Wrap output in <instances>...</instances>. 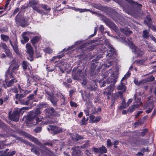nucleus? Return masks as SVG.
<instances>
[{
	"label": "nucleus",
	"mask_w": 156,
	"mask_h": 156,
	"mask_svg": "<svg viewBox=\"0 0 156 156\" xmlns=\"http://www.w3.org/2000/svg\"><path fill=\"white\" fill-rule=\"evenodd\" d=\"M15 79L13 78L11 80L8 82H6V85L7 87H10L13 85L14 83Z\"/></svg>",
	"instance_id": "obj_45"
},
{
	"label": "nucleus",
	"mask_w": 156,
	"mask_h": 156,
	"mask_svg": "<svg viewBox=\"0 0 156 156\" xmlns=\"http://www.w3.org/2000/svg\"><path fill=\"white\" fill-rule=\"evenodd\" d=\"M16 153V152L15 151H12L11 152H8L7 155V156H12L14 155Z\"/></svg>",
	"instance_id": "obj_64"
},
{
	"label": "nucleus",
	"mask_w": 156,
	"mask_h": 156,
	"mask_svg": "<svg viewBox=\"0 0 156 156\" xmlns=\"http://www.w3.org/2000/svg\"><path fill=\"white\" fill-rule=\"evenodd\" d=\"M131 48L132 49H133L135 50V54L137 55V57L141 56L143 55L144 52L143 51L139 50L137 51L136 50V47L133 44H131Z\"/></svg>",
	"instance_id": "obj_19"
},
{
	"label": "nucleus",
	"mask_w": 156,
	"mask_h": 156,
	"mask_svg": "<svg viewBox=\"0 0 156 156\" xmlns=\"http://www.w3.org/2000/svg\"><path fill=\"white\" fill-rule=\"evenodd\" d=\"M80 92L81 93L82 98L84 101L87 102V100H90V94L89 91H84L83 93V91L81 90Z\"/></svg>",
	"instance_id": "obj_11"
},
{
	"label": "nucleus",
	"mask_w": 156,
	"mask_h": 156,
	"mask_svg": "<svg viewBox=\"0 0 156 156\" xmlns=\"http://www.w3.org/2000/svg\"><path fill=\"white\" fill-rule=\"evenodd\" d=\"M117 52L115 51L114 48L111 47L109 50L108 51L107 56H108L110 57H112L114 55H116Z\"/></svg>",
	"instance_id": "obj_26"
},
{
	"label": "nucleus",
	"mask_w": 156,
	"mask_h": 156,
	"mask_svg": "<svg viewBox=\"0 0 156 156\" xmlns=\"http://www.w3.org/2000/svg\"><path fill=\"white\" fill-rule=\"evenodd\" d=\"M19 63L18 61H16L15 58H13L11 62V64L9 67H15L17 66H19Z\"/></svg>",
	"instance_id": "obj_32"
},
{
	"label": "nucleus",
	"mask_w": 156,
	"mask_h": 156,
	"mask_svg": "<svg viewBox=\"0 0 156 156\" xmlns=\"http://www.w3.org/2000/svg\"><path fill=\"white\" fill-rule=\"evenodd\" d=\"M89 141L87 140L86 143L83 145L82 146V147L83 148H85L86 147H88L90 146V144L89 143Z\"/></svg>",
	"instance_id": "obj_56"
},
{
	"label": "nucleus",
	"mask_w": 156,
	"mask_h": 156,
	"mask_svg": "<svg viewBox=\"0 0 156 156\" xmlns=\"http://www.w3.org/2000/svg\"><path fill=\"white\" fill-rule=\"evenodd\" d=\"M15 22L17 25L22 27L27 26L28 25V20L24 17L23 14L19 12L15 18Z\"/></svg>",
	"instance_id": "obj_2"
},
{
	"label": "nucleus",
	"mask_w": 156,
	"mask_h": 156,
	"mask_svg": "<svg viewBox=\"0 0 156 156\" xmlns=\"http://www.w3.org/2000/svg\"><path fill=\"white\" fill-rule=\"evenodd\" d=\"M104 22L105 24L115 31H117L118 29L116 25L112 21L110 20L108 18L104 20Z\"/></svg>",
	"instance_id": "obj_9"
},
{
	"label": "nucleus",
	"mask_w": 156,
	"mask_h": 156,
	"mask_svg": "<svg viewBox=\"0 0 156 156\" xmlns=\"http://www.w3.org/2000/svg\"><path fill=\"white\" fill-rule=\"evenodd\" d=\"M12 47L14 52L18 55H19L20 53L19 51L18 47L17 45V43L16 41L14 42L13 46H12Z\"/></svg>",
	"instance_id": "obj_24"
},
{
	"label": "nucleus",
	"mask_w": 156,
	"mask_h": 156,
	"mask_svg": "<svg viewBox=\"0 0 156 156\" xmlns=\"http://www.w3.org/2000/svg\"><path fill=\"white\" fill-rule=\"evenodd\" d=\"M70 106L72 107L76 108L77 106V104L75 102L73 101L72 100L70 101Z\"/></svg>",
	"instance_id": "obj_58"
},
{
	"label": "nucleus",
	"mask_w": 156,
	"mask_h": 156,
	"mask_svg": "<svg viewBox=\"0 0 156 156\" xmlns=\"http://www.w3.org/2000/svg\"><path fill=\"white\" fill-rule=\"evenodd\" d=\"M43 51L46 53L48 54H51L53 52L52 49L50 47H46L43 49Z\"/></svg>",
	"instance_id": "obj_33"
},
{
	"label": "nucleus",
	"mask_w": 156,
	"mask_h": 156,
	"mask_svg": "<svg viewBox=\"0 0 156 156\" xmlns=\"http://www.w3.org/2000/svg\"><path fill=\"white\" fill-rule=\"evenodd\" d=\"M41 113L39 108H37L34 112H30L27 116L26 120L27 122L33 125L37 124L41 120L38 116V115Z\"/></svg>",
	"instance_id": "obj_1"
},
{
	"label": "nucleus",
	"mask_w": 156,
	"mask_h": 156,
	"mask_svg": "<svg viewBox=\"0 0 156 156\" xmlns=\"http://www.w3.org/2000/svg\"><path fill=\"white\" fill-rule=\"evenodd\" d=\"M10 91L12 92L18 94V89L15 87L14 88L10 89Z\"/></svg>",
	"instance_id": "obj_57"
},
{
	"label": "nucleus",
	"mask_w": 156,
	"mask_h": 156,
	"mask_svg": "<svg viewBox=\"0 0 156 156\" xmlns=\"http://www.w3.org/2000/svg\"><path fill=\"white\" fill-rule=\"evenodd\" d=\"M118 77V75H115L114 73H113L111 76L107 79L106 81L104 80L103 81L102 84L101 85V87H104L105 86L106 84H108L111 83H112V84L115 85L117 82L116 79Z\"/></svg>",
	"instance_id": "obj_4"
},
{
	"label": "nucleus",
	"mask_w": 156,
	"mask_h": 156,
	"mask_svg": "<svg viewBox=\"0 0 156 156\" xmlns=\"http://www.w3.org/2000/svg\"><path fill=\"white\" fill-rule=\"evenodd\" d=\"M130 143L132 144H134L138 147L142 146H145L148 143V140L146 139L142 138L139 137H134L131 140Z\"/></svg>",
	"instance_id": "obj_3"
},
{
	"label": "nucleus",
	"mask_w": 156,
	"mask_h": 156,
	"mask_svg": "<svg viewBox=\"0 0 156 156\" xmlns=\"http://www.w3.org/2000/svg\"><path fill=\"white\" fill-rule=\"evenodd\" d=\"M26 95L25 93L23 94H16L15 95V98L16 99L19 100L24 98Z\"/></svg>",
	"instance_id": "obj_36"
},
{
	"label": "nucleus",
	"mask_w": 156,
	"mask_h": 156,
	"mask_svg": "<svg viewBox=\"0 0 156 156\" xmlns=\"http://www.w3.org/2000/svg\"><path fill=\"white\" fill-rule=\"evenodd\" d=\"M135 109V106L134 105H132V106L130 107L129 109L128 110V111H129V112L130 113H131L132 112H133Z\"/></svg>",
	"instance_id": "obj_60"
},
{
	"label": "nucleus",
	"mask_w": 156,
	"mask_h": 156,
	"mask_svg": "<svg viewBox=\"0 0 156 156\" xmlns=\"http://www.w3.org/2000/svg\"><path fill=\"white\" fill-rule=\"evenodd\" d=\"M99 148V153L101 154L105 153L107 152V150L105 146L102 145Z\"/></svg>",
	"instance_id": "obj_39"
},
{
	"label": "nucleus",
	"mask_w": 156,
	"mask_h": 156,
	"mask_svg": "<svg viewBox=\"0 0 156 156\" xmlns=\"http://www.w3.org/2000/svg\"><path fill=\"white\" fill-rule=\"evenodd\" d=\"M123 32L127 36L129 35L132 33V31L127 30H124Z\"/></svg>",
	"instance_id": "obj_61"
},
{
	"label": "nucleus",
	"mask_w": 156,
	"mask_h": 156,
	"mask_svg": "<svg viewBox=\"0 0 156 156\" xmlns=\"http://www.w3.org/2000/svg\"><path fill=\"white\" fill-rule=\"evenodd\" d=\"M128 2L131 5L133 6H136L137 7L140 8L142 6V5L136 2H134L133 0H125Z\"/></svg>",
	"instance_id": "obj_23"
},
{
	"label": "nucleus",
	"mask_w": 156,
	"mask_h": 156,
	"mask_svg": "<svg viewBox=\"0 0 156 156\" xmlns=\"http://www.w3.org/2000/svg\"><path fill=\"white\" fill-rule=\"evenodd\" d=\"M117 89L119 90H121L119 92L122 93V94L125 93L126 90V87L125 83L121 82L120 84L118 85L117 87Z\"/></svg>",
	"instance_id": "obj_14"
},
{
	"label": "nucleus",
	"mask_w": 156,
	"mask_h": 156,
	"mask_svg": "<svg viewBox=\"0 0 156 156\" xmlns=\"http://www.w3.org/2000/svg\"><path fill=\"white\" fill-rule=\"evenodd\" d=\"M4 51L6 54L7 56L10 58H12L13 56L12 53L11 52L10 50L8 48H7L4 50Z\"/></svg>",
	"instance_id": "obj_43"
},
{
	"label": "nucleus",
	"mask_w": 156,
	"mask_h": 156,
	"mask_svg": "<svg viewBox=\"0 0 156 156\" xmlns=\"http://www.w3.org/2000/svg\"><path fill=\"white\" fill-rule=\"evenodd\" d=\"M143 122H142L141 121L138 120V121L134 123V125L135 127H137L140 124H143Z\"/></svg>",
	"instance_id": "obj_63"
},
{
	"label": "nucleus",
	"mask_w": 156,
	"mask_h": 156,
	"mask_svg": "<svg viewBox=\"0 0 156 156\" xmlns=\"http://www.w3.org/2000/svg\"><path fill=\"white\" fill-rule=\"evenodd\" d=\"M133 133H135V134L133 135V136H140V132L138 130H136L133 132Z\"/></svg>",
	"instance_id": "obj_62"
},
{
	"label": "nucleus",
	"mask_w": 156,
	"mask_h": 156,
	"mask_svg": "<svg viewBox=\"0 0 156 156\" xmlns=\"http://www.w3.org/2000/svg\"><path fill=\"white\" fill-rule=\"evenodd\" d=\"M113 145L111 140L110 139H108L107 140V147L108 148L110 147Z\"/></svg>",
	"instance_id": "obj_52"
},
{
	"label": "nucleus",
	"mask_w": 156,
	"mask_h": 156,
	"mask_svg": "<svg viewBox=\"0 0 156 156\" xmlns=\"http://www.w3.org/2000/svg\"><path fill=\"white\" fill-rule=\"evenodd\" d=\"M40 40V38L38 36H35L33 37L31 40V42L33 46H34L35 44L37 43Z\"/></svg>",
	"instance_id": "obj_27"
},
{
	"label": "nucleus",
	"mask_w": 156,
	"mask_h": 156,
	"mask_svg": "<svg viewBox=\"0 0 156 156\" xmlns=\"http://www.w3.org/2000/svg\"><path fill=\"white\" fill-rule=\"evenodd\" d=\"M12 47L14 52L18 55H19L20 53L19 51L18 47L17 45V43L16 41L14 42L13 46H12Z\"/></svg>",
	"instance_id": "obj_25"
},
{
	"label": "nucleus",
	"mask_w": 156,
	"mask_h": 156,
	"mask_svg": "<svg viewBox=\"0 0 156 156\" xmlns=\"http://www.w3.org/2000/svg\"><path fill=\"white\" fill-rule=\"evenodd\" d=\"M148 133V130L147 129L145 128L144 129L142 132H140V136L144 137L146 133Z\"/></svg>",
	"instance_id": "obj_48"
},
{
	"label": "nucleus",
	"mask_w": 156,
	"mask_h": 156,
	"mask_svg": "<svg viewBox=\"0 0 156 156\" xmlns=\"http://www.w3.org/2000/svg\"><path fill=\"white\" fill-rule=\"evenodd\" d=\"M95 68L94 66H91L90 69V74L91 76H94L96 75L95 72Z\"/></svg>",
	"instance_id": "obj_38"
},
{
	"label": "nucleus",
	"mask_w": 156,
	"mask_h": 156,
	"mask_svg": "<svg viewBox=\"0 0 156 156\" xmlns=\"http://www.w3.org/2000/svg\"><path fill=\"white\" fill-rule=\"evenodd\" d=\"M119 97L121 99L123 98V95L121 92H118L112 94V96L111 101H115V100L118 99Z\"/></svg>",
	"instance_id": "obj_13"
},
{
	"label": "nucleus",
	"mask_w": 156,
	"mask_h": 156,
	"mask_svg": "<svg viewBox=\"0 0 156 156\" xmlns=\"http://www.w3.org/2000/svg\"><path fill=\"white\" fill-rule=\"evenodd\" d=\"M63 131L62 128L56 127L54 132H53V134L54 135H55L56 134L62 133Z\"/></svg>",
	"instance_id": "obj_42"
},
{
	"label": "nucleus",
	"mask_w": 156,
	"mask_h": 156,
	"mask_svg": "<svg viewBox=\"0 0 156 156\" xmlns=\"http://www.w3.org/2000/svg\"><path fill=\"white\" fill-rule=\"evenodd\" d=\"M82 70L79 69L77 70L76 67H75L72 71V75L73 76L74 79H77L79 78V77L81 76Z\"/></svg>",
	"instance_id": "obj_10"
},
{
	"label": "nucleus",
	"mask_w": 156,
	"mask_h": 156,
	"mask_svg": "<svg viewBox=\"0 0 156 156\" xmlns=\"http://www.w3.org/2000/svg\"><path fill=\"white\" fill-rule=\"evenodd\" d=\"M49 99L52 104L55 107L57 106V102L58 101V99L53 94L51 96L50 98H49Z\"/></svg>",
	"instance_id": "obj_20"
},
{
	"label": "nucleus",
	"mask_w": 156,
	"mask_h": 156,
	"mask_svg": "<svg viewBox=\"0 0 156 156\" xmlns=\"http://www.w3.org/2000/svg\"><path fill=\"white\" fill-rule=\"evenodd\" d=\"M155 78L153 76H150L147 77L146 79V81L149 82H152L154 80Z\"/></svg>",
	"instance_id": "obj_55"
},
{
	"label": "nucleus",
	"mask_w": 156,
	"mask_h": 156,
	"mask_svg": "<svg viewBox=\"0 0 156 156\" xmlns=\"http://www.w3.org/2000/svg\"><path fill=\"white\" fill-rule=\"evenodd\" d=\"M94 7L96 9L102 11H103L105 9V7L100 4H95Z\"/></svg>",
	"instance_id": "obj_41"
},
{
	"label": "nucleus",
	"mask_w": 156,
	"mask_h": 156,
	"mask_svg": "<svg viewBox=\"0 0 156 156\" xmlns=\"http://www.w3.org/2000/svg\"><path fill=\"white\" fill-rule=\"evenodd\" d=\"M34 94H31L28 96L27 98V101L29 105H31L33 102V99H34Z\"/></svg>",
	"instance_id": "obj_28"
},
{
	"label": "nucleus",
	"mask_w": 156,
	"mask_h": 156,
	"mask_svg": "<svg viewBox=\"0 0 156 156\" xmlns=\"http://www.w3.org/2000/svg\"><path fill=\"white\" fill-rule=\"evenodd\" d=\"M144 23L147 24V26L149 27L151 25L152 23L151 18L149 13V15H147L145 18L144 20Z\"/></svg>",
	"instance_id": "obj_22"
},
{
	"label": "nucleus",
	"mask_w": 156,
	"mask_h": 156,
	"mask_svg": "<svg viewBox=\"0 0 156 156\" xmlns=\"http://www.w3.org/2000/svg\"><path fill=\"white\" fill-rule=\"evenodd\" d=\"M45 114L48 117L51 116L59 117L60 114L55 111L54 108L52 107L47 108L44 110Z\"/></svg>",
	"instance_id": "obj_5"
},
{
	"label": "nucleus",
	"mask_w": 156,
	"mask_h": 156,
	"mask_svg": "<svg viewBox=\"0 0 156 156\" xmlns=\"http://www.w3.org/2000/svg\"><path fill=\"white\" fill-rule=\"evenodd\" d=\"M149 32L147 30H144L143 31L142 37L144 39H147L150 36Z\"/></svg>",
	"instance_id": "obj_30"
},
{
	"label": "nucleus",
	"mask_w": 156,
	"mask_h": 156,
	"mask_svg": "<svg viewBox=\"0 0 156 156\" xmlns=\"http://www.w3.org/2000/svg\"><path fill=\"white\" fill-rule=\"evenodd\" d=\"M1 37L2 40L5 42H7L9 38V36L4 34H1Z\"/></svg>",
	"instance_id": "obj_40"
},
{
	"label": "nucleus",
	"mask_w": 156,
	"mask_h": 156,
	"mask_svg": "<svg viewBox=\"0 0 156 156\" xmlns=\"http://www.w3.org/2000/svg\"><path fill=\"white\" fill-rule=\"evenodd\" d=\"M19 66H17L15 67H10L12 68L11 72L13 73H16V71L19 68Z\"/></svg>",
	"instance_id": "obj_53"
},
{
	"label": "nucleus",
	"mask_w": 156,
	"mask_h": 156,
	"mask_svg": "<svg viewBox=\"0 0 156 156\" xmlns=\"http://www.w3.org/2000/svg\"><path fill=\"white\" fill-rule=\"evenodd\" d=\"M72 151L71 152L73 156H79L81 155V151L76 147H73L72 148Z\"/></svg>",
	"instance_id": "obj_17"
},
{
	"label": "nucleus",
	"mask_w": 156,
	"mask_h": 156,
	"mask_svg": "<svg viewBox=\"0 0 156 156\" xmlns=\"http://www.w3.org/2000/svg\"><path fill=\"white\" fill-rule=\"evenodd\" d=\"M40 6L42 8L44 9L45 11H48L49 12L51 10V8L49 7L48 5H46L41 4L40 5Z\"/></svg>",
	"instance_id": "obj_44"
},
{
	"label": "nucleus",
	"mask_w": 156,
	"mask_h": 156,
	"mask_svg": "<svg viewBox=\"0 0 156 156\" xmlns=\"http://www.w3.org/2000/svg\"><path fill=\"white\" fill-rule=\"evenodd\" d=\"M29 4L30 7L34 10L40 14L43 13V11L39 9L40 5H39L38 1L36 0H31L29 1Z\"/></svg>",
	"instance_id": "obj_6"
},
{
	"label": "nucleus",
	"mask_w": 156,
	"mask_h": 156,
	"mask_svg": "<svg viewBox=\"0 0 156 156\" xmlns=\"http://www.w3.org/2000/svg\"><path fill=\"white\" fill-rule=\"evenodd\" d=\"M134 82L136 85L139 86H142L143 84V83H144V82H143V81H139L137 80H135Z\"/></svg>",
	"instance_id": "obj_51"
},
{
	"label": "nucleus",
	"mask_w": 156,
	"mask_h": 156,
	"mask_svg": "<svg viewBox=\"0 0 156 156\" xmlns=\"http://www.w3.org/2000/svg\"><path fill=\"white\" fill-rule=\"evenodd\" d=\"M10 112H9V119L12 121L16 122H18L19 119L20 115H21V114L18 109L17 108L15 110L13 111V113L11 114H10Z\"/></svg>",
	"instance_id": "obj_7"
},
{
	"label": "nucleus",
	"mask_w": 156,
	"mask_h": 156,
	"mask_svg": "<svg viewBox=\"0 0 156 156\" xmlns=\"http://www.w3.org/2000/svg\"><path fill=\"white\" fill-rule=\"evenodd\" d=\"M8 29L7 27H3L2 28H0V33L8 32Z\"/></svg>",
	"instance_id": "obj_59"
},
{
	"label": "nucleus",
	"mask_w": 156,
	"mask_h": 156,
	"mask_svg": "<svg viewBox=\"0 0 156 156\" xmlns=\"http://www.w3.org/2000/svg\"><path fill=\"white\" fill-rule=\"evenodd\" d=\"M29 33V34H31L30 32H25L23 33L22 34V36L23 39V40H21V42L22 44H24L27 42L29 40L28 37L26 35L28 33Z\"/></svg>",
	"instance_id": "obj_15"
},
{
	"label": "nucleus",
	"mask_w": 156,
	"mask_h": 156,
	"mask_svg": "<svg viewBox=\"0 0 156 156\" xmlns=\"http://www.w3.org/2000/svg\"><path fill=\"white\" fill-rule=\"evenodd\" d=\"M74 47V45H72V46H69L68 47L67 49L66 50L65 48H64L62 51H61V55H57L56 56H54L53 57V58H57L58 59H60L64 57L65 55L64 53L63 52L64 51H69L70 50H71L73 49Z\"/></svg>",
	"instance_id": "obj_16"
},
{
	"label": "nucleus",
	"mask_w": 156,
	"mask_h": 156,
	"mask_svg": "<svg viewBox=\"0 0 156 156\" xmlns=\"http://www.w3.org/2000/svg\"><path fill=\"white\" fill-rule=\"evenodd\" d=\"M19 103L21 105H28L29 104L27 101V98H23L22 99L18 100Z\"/></svg>",
	"instance_id": "obj_29"
},
{
	"label": "nucleus",
	"mask_w": 156,
	"mask_h": 156,
	"mask_svg": "<svg viewBox=\"0 0 156 156\" xmlns=\"http://www.w3.org/2000/svg\"><path fill=\"white\" fill-rule=\"evenodd\" d=\"M2 128L3 129L7 132L11 133L12 131V129H11L9 126H7L5 123H4Z\"/></svg>",
	"instance_id": "obj_31"
},
{
	"label": "nucleus",
	"mask_w": 156,
	"mask_h": 156,
	"mask_svg": "<svg viewBox=\"0 0 156 156\" xmlns=\"http://www.w3.org/2000/svg\"><path fill=\"white\" fill-rule=\"evenodd\" d=\"M72 139L73 140L76 141H78L79 140H83L84 139V137L79 135L78 133H76L75 135H73L71 136Z\"/></svg>",
	"instance_id": "obj_21"
},
{
	"label": "nucleus",
	"mask_w": 156,
	"mask_h": 156,
	"mask_svg": "<svg viewBox=\"0 0 156 156\" xmlns=\"http://www.w3.org/2000/svg\"><path fill=\"white\" fill-rule=\"evenodd\" d=\"M25 75L27 78V85L29 86L31 85V80L30 79V75L27 72L25 73Z\"/></svg>",
	"instance_id": "obj_35"
},
{
	"label": "nucleus",
	"mask_w": 156,
	"mask_h": 156,
	"mask_svg": "<svg viewBox=\"0 0 156 156\" xmlns=\"http://www.w3.org/2000/svg\"><path fill=\"white\" fill-rule=\"evenodd\" d=\"M28 63L27 61H23V63H22V64L23 69L24 70H25L27 69V67L28 66Z\"/></svg>",
	"instance_id": "obj_50"
},
{
	"label": "nucleus",
	"mask_w": 156,
	"mask_h": 156,
	"mask_svg": "<svg viewBox=\"0 0 156 156\" xmlns=\"http://www.w3.org/2000/svg\"><path fill=\"white\" fill-rule=\"evenodd\" d=\"M17 109L20 112V113H21V115H22L25 112V111L28 110L29 109V108L28 107H23L20 109L18 108H17Z\"/></svg>",
	"instance_id": "obj_47"
},
{
	"label": "nucleus",
	"mask_w": 156,
	"mask_h": 156,
	"mask_svg": "<svg viewBox=\"0 0 156 156\" xmlns=\"http://www.w3.org/2000/svg\"><path fill=\"white\" fill-rule=\"evenodd\" d=\"M88 120V118L86 120V118L83 117L81 121L80 122V124L81 125H84L87 124L86 121H87Z\"/></svg>",
	"instance_id": "obj_49"
},
{
	"label": "nucleus",
	"mask_w": 156,
	"mask_h": 156,
	"mask_svg": "<svg viewBox=\"0 0 156 156\" xmlns=\"http://www.w3.org/2000/svg\"><path fill=\"white\" fill-rule=\"evenodd\" d=\"M114 84H110L109 86L106 87L104 93L105 94L110 96L112 92L114 90Z\"/></svg>",
	"instance_id": "obj_12"
},
{
	"label": "nucleus",
	"mask_w": 156,
	"mask_h": 156,
	"mask_svg": "<svg viewBox=\"0 0 156 156\" xmlns=\"http://www.w3.org/2000/svg\"><path fill=\"white\" fill-rule=\"evenodd\" d=\"M129 106V104L128 103H126V101L124 99H123L122 101V105L120 106L119 107V109H124L128 107Z\"/></svg>",
	"instance_id": "obj_34"
},
{
	"label": "nucleus",
	"mask_w": 156,
	"mask_h": 156,
	"mask_svg": "<svg viewBox=\"0 0 156 156\" xmlns=\"http://www.w3.org/2000/svg\"><path fill=\"white\" fill-rule=\"evenodd\" d=\"M147 107H148V109L146 111V112L147 113H150L154 108V102L153 101H149L146 105Z\"/></svg>",
	"instance_id": "obj_18"
},
{
	"label": "nucleus",
	"mask_w": 156,
	"mask_h": 156,
	"mask_svg": "<svg viewBox=\"0 0 156 156\" xmlns=\"http://www.w3.org/2000/svg\"><path fill=\"white\" fill-rule=\"evenodd\" d=\"M30 139L33 142H34L36 144H38L39 142L37 139L34 136H31Z\"/></svg>",
	"instance_id": "obj_54"
},
{
	"label": "nucleus",
	"mask_w": 156,
	"mask_h": 156,
	"mask_svg": "<svg viewBox=\"0 0 156 156\" xmlns=\"http://www.w3.org/2000/svg\"><path fill=\"white\" fill-rule=\"evenodd\" d=\"M27 52L29 55L27 57V59L32 62L34 60L33 56L34 51L33 48L29 43H27L26 45Z\"/></svg>",
	"instance_id": "obj_8"
},
{
	"label": "nucleus",
	"mask_w": 156,
	"mask_h": 156,
	"mask_svg": "<svg viewBox=\"0 0 156 156\" xmlns=\"http://www.w3.org/2000/svg\"><path fill=\"white\" fill-rule=\"evenodd\" d=\"M147 57H145L142 59L139 60H138L136 61V63H137L142 65L147 60Z\"/></svg>",
	"instance_id": "obj_46"
},
{
	"label": "nucleus",
	"mask_w": 156,
	"mask_h": 156,
	"mask_svg": "<svg viewBox=\"0 0 156 156\" xmlns=\"http://www.w3.org/2000/svg\"><path fill=\"white\" fill-rule=\"evenodd\" d=\"M28 70L30 75V78H31L32 79L35 80V79H37L38 76L35 74H34V73L30 70V68H28Z\"/></svg>",
	"instance_id": "obj_37"
}]
</instances>
